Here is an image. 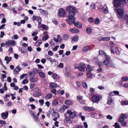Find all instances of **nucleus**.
Wrapping results in <instances>:
<instances>
[{"instance_id": "nucleus-9", "label": "nucleus", "mask_w": 128, "mask_h": 128, "mask_svg": "<svg viewBox=\"0 0 128 128\" xmlns=\"http://www.w3.org/2000/svg\"><path fill=\"white\" fill-rule=\"evenodd\" d=\"M65 14V11L63 8H61L58 10V15L60 17L63 16Z\"/></svg>"}, {"instance_id": "nucleus-55", "label": "nucleus", "mask_w": 128, "mask_h": 128, "mask_svg": "<svg viewBox=\"0 0 128 128\" xmlns=\"http://www.w3.org/2000/svg\"><path fill=\"white\" fill-rule=\"evenodd\" d=\"M86 30L87 32H90L92 31V30L91 28L88 27L86 29Z\"/></svg>"}, {"instance_id": "nucleus-11", "label": "nucleus", "mask_w": 128, "mask_h": 128, "mask_svg": "<svg viewBox=\"0 0 128 128\" xmlns=\"http://www.w3.org/2000/svg\"><path fill=\"white\" fill-rule=\"evenodd\" d=\"M8 115V112L7 111H6L2 112L1 114V117L3 119H5L7 118Z\"/></svg>"}, {"instance_id": "nucleus-54", "label": "nucleus", "mask_w": 128, "mask_h": 128, "mask_svg": "<svg viewBox=\"0 0 128 128\" xmlns=\"http://www.w3.org/2000/svg\"><path fill=\"white\" fill-rule=\"evenodd\" d=\"M74 68L75 69H78L79 68V64H78L76 63L74 65Z\"/></svg>"}, {"instance_id": "nucleus-27", "label": "nucleus", "mask_w": 128, "mask_h": 128, "mask_svg": "<svg viewBox=\"0 0 128 128\" xmlns=\"http://www.w3.org/2000/svg\"><path fill=\"white\" fill-rule=\"evenodd\" d=\"M40 12L43 14H47V11L46 10H44L42 9H40L39 10Z\"/></svg>"}, {"instance_id": "nucleus-15", "label": "nucleus", "mask_w": 128, "mask_h": 128, "mask_svg": "<svg viewBox=\"0 0 128 128\" xmlns=\"http://www.w3.org/2000/svg\"><path fill=\"white\" fill-rule=\"evenodd\" d=\"M45 58L47 59L48 60H49L52 62H56V60L52 59L50 58V56H46Z\"/></svg>"}, {"instance_id": "nucleus-34", "label": "nucleus", "mask_w": 128, "mask_h": 128, "mask_svg": "<svg viewBox=\"0 0 128 128\" xmlns=\"http://www.w3.org/2000/svg\"><path fill=\"white\" fill-rule=\"evenodd\" d=\"M70 119L68 117L66 116L64 120V122L67 124L70 121Z\"/></svg>"}, {"instance_id": "nucleus-42", "label": "nucleus", "mask_w": 128, "mask_h": 128, "mask_svg": "<svg viewBox=\"0 0 128 128\" xmlns=\"http://www.w3.org/2000/svg\"><path fill=\"white\" fill-rule=\"evenodd\" d=\"M100 20L98 18H96L95 20L94 24H97L100 23Z\"/></svg>"}, {"instance_id": "nucleus-25", "label": "nucleus", "mask_w": 128, "mask_h": 128, "mask_svg": "<svg viewBox=\"0 0 128 128\" xmlns=\"http://www.w3.org/2000/svg\"><path fill=\"white\" fill-rule=\"evenodd\" d=\"M110 59L106 58L103 62V63L105 65H108L109 62V59Z\"/></svg>"}, {"instance_id": "nucleus-47", "label": "nucleus", "mask_w": 128, "mask_h": 128, "mask_svg": "<svg viewBox=\"0 0 128 128\" xmlns=\"http://www.w3.org/2000/svg\"><path fill=\"white\" fill-rule=\"evenodd\" d=\"M34 119L35 120H36V122H38V116H36V115H34Z\"/></svg>"}, {"instance_id": "nucleus-43", "label": "nucleus", "mask_w": 128, "mask_h": 128, "mask_svg": "<svg viewBox=\"0 0 128 128\" xmlns=\"http://www.w3.org/2000/svg\"><path fill=\"white\" fill-rule=\"evenodd\" d=\"M122 104L123 105H128V102L127 101L125 100L121 102Z\"/></svg>"}, {"instance_id": "nucleus-36", "label": "nucleus", "mask_w": 128, "mask_h": 128, "mask_svg": "<svg viewBox=\"0 0 128 128\" xmlns=\"http://www.w3.org/2000/svg\"><path fill=\"white\" fill-rule=\"evenodd\" d=\"M41 27L44 30H48V27L45 24H42L41 25Z\"/></svg>"}, {"instance_id": "nucleus-26", "label": "nucleus", "mask_w": 128, "mask_h": 128, "mask_svg": "<svg viewBox=\"0 0 128 128\" xmlns=\"http://www.w3.org/2000/svg\"><path fill=\"white\" fill-rule=\"evenodd\" d=\"M36 73L34 71H32L30 72L29 74V76H36Z\"/></svg>"}, {"instance_id": "nucleus-23", "label": "nucleus", "mask_w": 128, "mask_h": 128, "mask_svg": "<svg viewBox=\"0 0 128 128\" xmlns=\"http://www.w3.org/2000/svg\"><path fill=\"white\" fill-rule=\"evenodd\" d=\"M86 69L88 72H90L92 70V68L91 66L88 65L86 67Z\"/></svg>"}, {"instance_id": "nucleus-17", "label": "nucleus", "mask_w": 128, "mask_h": 128, "mask_svg": "<svg viewBox=\"0 0 128 128\" xmlns=\"http://www.w3.org/2000/svg\"><path fill=\"white\" fill-rule=\"evenodd\" d=\"M77 98L79 100V102L80 103L84 104V101L82 100L83 98V96L79 95L77 96Z\"/></svg>"}, {"instance_id": "nucleus-58", "label": "nucleus", "mask_w": 128, "mask_h": 128, "mask_svg": "<svg viewBox=\"0 0 128 128\" xmlns=\"http://www.w3.org/2000/svg\"><path fill=\"white\" fill-rule=\"evenodd\" d=\"M90 7L91 8H93V9H95V4L94 3H92L91 4L90 6Z\"/></svg>"}, {"instance_id": "nucleus-13", "label": "nucleus", "mask_w": 128, "mask_h": 128, "mask_svg": "<svg viewBox=\"0 0 128 128\" xmlns=\"http://www.w3.org/2000/svg\"><path fill=\"white\" fill-rule=\"evenodd\" d=\"M84 109L86 111H94V110L92 107H90L88 106H85L84 107Z\"/></svg>"}, {"instance_id": "nucleus-14", "label": "nucleus", "mask_w": 128, "mask_h": 128, "mask_svg": "<svg viewBox=\"0 0 128 128\" xmlns=\"http://www.w3.org/2000/svg\"><path fill=\"white\" fill-rule=\"evenodd\" d=\"M110 38L109 37H102L101 38H99L98 39L99 40L107 41L110 40Z\"/></svg>"}, {"instance_id": "nucleus-52", "label": "nucleus", "mask_w": 128, "mask_h": 128, "mask_svg": "<svg viewBox=\"0 0 128 128\" xmlns=\"http://www.w3.org/2000/svg\"><path fill=\"white\" fill-rule=\"evenodd\" d=\"M6 122L4 120H0V124L2 125L3 124H6Z\"/></svg>"}, {"instance_id": "nucleus-33", "label": "nucleus", "mask_w": 128, "mask_h": 128, "mask_svg": "<svg viewBox=\"0 0 128 128\" xmlns=\"http://www.w3.org/2000/svg\"><path fill=\"white\" fill-rule=\"evenodd\" d=\"M122 81L123 82L126 81L128 80V77L127 76H124L121 79Z\"/></svg>"}, {"instance_id": "nucleus-56", "label": "nucleus", "mask_w": 128, "mask_h": 128, "mask_svg": "<svg viewBox=\"0 0 128 128\" xmlns=\"http://www.w3.org/2000/svg\"><path fill=\"white\" fill-rule=\"evenodd\" d=\"M59 47V46H56L54 48H53L52 49L54 51H56L57 50V49L58 47Z\"/></svg>"}, {"instance_id": "nucleus-8", "label": "nucleus", "mask_w": 128, "mask_h": 128, "mask_svg": "<svg viewBox=\"0 0 128 128\" xmlns=\"http://www.w3.org/2000/svg\"><path fill=\"white\" fill-rule=\"evenodd\" d=\"M67 114H68L70 118H73L76 116V114L74 112H72L70 110H68L67 112Z\"/></svg>"}, {"instance_id": "nucleus-29", "label": "nucleus", "mask_w": 128, "mask_h": 128, "mask_svg": "<svg viewBox=\"0 0 128 128\" xmlns=\"http://www.w3.org/2000/svg\"><path fill=\"white\" fill-rule=\"evenodd\" d=\"M30 80L32 82H36L38 81V80L36 78H30Z\"/></svg>"}, {"instance_id": "nucleus-51", "label": "nucleus", "mask_w": 128, "mask_h": 128, "mask_svg": "<svg viewBox=\"0 0 128 128\" xmlns=\"http://www.w3.org/2000/svg\"><path fill=\"white\" fill-rule=\"evenodd\" d=\"M106 118L107 119L110 120H112V117L110 115L107 116Z\"/></svg>"}, {"instance_id": "nucleus-24", "label": "nucleus", "mask_w": 128, "mask_h": 128, "mask_svg": "<svg viewBox=\"0 0 128 128\" xmlns=\"http://www.w3.org/2000/svg\"><path fill=\"white\" fill-rule=\"evenodd\" d=\"M70 32H79V30L77 28H73L70 29Z\"/></svg>"}, {"instance_id": "nucleus-32", "label": "nucleus", "mask_w": 128, "mask_h": 128, "mask_svg": "<svg viewBox=\"0 0 128 128\" xmlns=\"http://www.w3.org/2000/svg\"><path fill=\"white\" fill-rule=\"evenodd\" d=\"M11 57H8V56H6L5 57L4 60L6 61H10L12 60Z\"/></svg>"}, {"instance_id": "nucleus-31", "label": "nucleus", "mask_w": 128, "mask_h": 128, "mask_svg": "<svg viewBox=\"0 0 128 128\" xmlns=\"http://www.w3.org/2000/svg\"><path fill=\"white\" fill-rule=\"evenodd\" d=\"M49 36L47 34L45 35L43 37L42 40L43 41H45L48 39Z\"/></svg>"}, {"instance_id": "nucleus-30", "label": "nucleus", "mask_w": 128, "mask_h": 128, "mask_svg": "<svg viewBox=\"0 0 128 128\" xmlns=\"http://www.w3.org/2000/svg\"><path fill=\"white\" fill-rule=\"evenodd\" d=\"M58 104V102L57 100H54L52 101V105L53 106H55Z\"/></svg>"}, {"instance_id": "nucleus-20", "label": "nucleus", "mask_w": 128, "mask_h": 128, "mask_svg": "<svg viewBox=\"0 0 128 128\" xmlns=\"http://www.w3.org/2000/svg\"><path fill=\"white\" fill-rule=\"evenodd\" d=\"M66 108H67V106L65 105H64L61 107L59 111L60 112H63Z\"/></svg>"}, {"instance_id": "nucleus-50", "label": "nucleus", "mask_w": 128, "mask_h": 128, "mask_svg": "<svg viewBox=\"0 0 128 128\" xmlns=\"http://www.w3.org/2000/svg\"><path fill=\"white\" fill-rule=\"evenodd\" d=\"M18 71L15 68V69L13 70V73L14 74H18Z\"/></svg>"}, {"instance_id": "nucleus-35", "label": "nucleus", "mask_w": 128, "mask_h": 128, "mask_svg": "<svg viewBox=\"0 0 128 128\" xmlns=\"http://www.w3.org/2000/svg\"><path fill=\"white\" fill-rule=\"evenodd\" d=\"M86 75L87 77L89 78H91L92 76V73L90 72H88L86 74Z\"/></svg>"}, {"instance_id": "nucleus-16", "label": "nucleus", "mask_w": 128, "mask_h": 128, "mask_svg": "<svg viewBox=\"0 0 128 128\" xmlns=\"http://www.w3.org/2000/svg\"><path fill=\"white\" fill-rule=\"evenodd\" d=\"M32 18L33 21L36 20L38 21L39 20L40 21V20L41 19V18L39 16H33Z\"/></svg>"}, {"instance_id": "nucleus-53", "label": "nucleus", "mask_w": 128, "mask_h": 128, "mask_svg": "<svg viewBox=\"0 0 128 128\" xmlns=\"http://www.w3.org/2000/svg\"><path fill=\"white\" fill-rule=\"evenodd\" d=\"M57 75L56 74H53L52 76V77L54 79L57 78Z\"/></svg>"}, {"instance_id": "nucleus-49", "label": "nucleus", "mask_w": 128, "mask_h": 128, "mask_svg": "<svg viewBox=\"0 0 128 128\" xmlns=\"http://www.w3.org/2000/svg\"><path fill=\"white\" fill-rule=\"evenodd\" d=\"M28 82V80L26 79L24 80L22 82V83L24 84H25L26 83H27Z\"/></svg>"}, {"instance_id": "nucleus-4", "label": "nucleus", "mask_w": 128, "mask_h": 128, "mask_svg": "<svg viewBox=\"0 0 128 128\" xmlns=\"http://www.w3.org/2000/svg\"><path fill=\"white\" fill-rule=\"evenodd\" d=\"M114 10L115 11L117 12L116 14L118 17L120 18H122L124 13L123 9L122 8H119L118 9H115Z\"/></svg>"}, {"instance_id": "nucleus-62", "label": "nucleus", "mask_w": 128, "mask_h": 128, "mask_svg": "<svg viewBox=\"0 0 128 128\" xmlns=\"http://www.w3.org/2000/svg\"><path fill=\"white\" fill-rule=\"evenodd\" d=\"M52 22L54 23L55 24H57V21L55 19H53L52 20Z\"/></svg>"}, {"instance_id": "nucleus-61", "label": "nucleus", "mask_w": 128, "mask_h": 128, "mask_svg": "<svg viewBox=\"0 0 128 128\" xmlns=\"http://www.w3.org/2000/svg\"><path fill=\"white\" fill-rule=\"evenodd\" d=\"M29 100L30 102H32L35 101L34 100L32 97H30L29 98Z\"/></svg>"}, {"instance_id": "nucleus-38", "label": "nucleus", "mask_w": 128, "mask_h": 128, "mask_svg": "<svg viewBox=\"0 0 128 128\" xmlns=\"http://www.w3.org/2000/svg\"><path fill=\"white\" fill-rule=\"evenodd\" d=\"M88 21L90 22L91 23H92L94 22V19L92 17H90L88 18Z\"/></svg>"}, {"instance_id": "nucleus-1", "label": "nucleus", "mask_w": 128, "mask_h": 128, "mask_svg": "<svg viewBox=\"0 0 128 128\" xmlns=\"http://www.w3.org/2000/svg\"><path fill=\"white\" fill-rule=\"evenodd\" d=\"M66 10L68 11V15L66 20L67 22L70 25L74 24V25L79 28H82V25L80 22L76 23L74 20L76 18L74 16L76 13V9L75 7L70 5L68 6L66 8Z\"/></svg>"}, {"instance_id": "nucleus-63", "label": "nucleus", "mask_w": 128, "mask_h": 128, "mask_svg": "<svg viewBox=\"0 0 128 128\" xmlns=\"http://www.w3.org/2000/svg\"><path fill=\"white\" fill-rule=\"evenodd\" d=\"M16 68V69L18 71V72L20 71L21 70L20 68V66L19 65H18Z\"/></svg>"}, {"instance_id": "nucleus-46", "label": "nucleus", "mask_w": 128, "mask_h": 128, "mask_svg": "<svg viewBox=\"0 0 128 128\" xmlns=\"http://www.w3.org/2000/svg\"><path fill=\"white\" fill-rule=\"evenodd\" d=\"M39 102L40 104V105L41 106H42L44 103V100L43 99L40 100Z\"/></svg>"}, {"instance_id": "nucleus-60", "label": "nucleus", "mask_w": 128, "mask_h": 128, "mask_svg": "<svg viewBox=\"0 0 128 128\" xmlns=\"http://www.w3.org/2000/svg\"><path fill=\"white\" fill-rule=\"evenodd\" d=\"M56 89H54V90H50V92L54 94H56Z\"/></svg>"}, {"instance_id": "nucleus-45", "label": "nucleus", "mask_w": 128, "mask_h": 128, "mask_svg": "<svg viewBox=\"0 0 128 128\" xmlns=\"http://www.w3.org/2000/svg\"><path fill=\"white\" fill-rule=\"evenodd\" d=\"M120 122L121 123V124L122 126H125L126 125V121H124Z\"/></svg>"}, {"instance_id": "nucleus-39", "label": "nucleus", "mask_w": 128, "mask_h": 128, "mask_svg": "<svg viewBox=\"0 0 128 128\" xmlns=\"http://www.w3.org/2000/svg\"><path fill=\"white\" fill-rule=\"evenodd\" d=\"M89 46H86L84 47L82 49V51L83 52H85L87 51L89 48Z\"/></svg>"}, {"instance_id": "nucleus-28", "label": "nucleus", "mask_w": 128, "mask_h": 128, "mask_svg": "<svg viewBox=\"0 0 128 128\" xmlns=\"http://www.w3.org/2000/svg\"><path fill=\"white\" fill-rule=\"evenodd\" d=\"M42 43V40H39L36 42L35 44V45L36 46H38L41 44Z\"/></svg>"}, {"instance_id": "nucleus-37", "label": "nucleus", "mask_w": 128, "mask_h": 128, "mask_svg": "<svg viewBox=\"0 0 128 128\" xmlns=\"http://www.w3.org/2000/svg\"><path fill=\"white\" fill-rule=\"evenodd\" d=\"M113 126L115 128H121V126L116 122L115 123Z\"/></svg>"}, {"instance_id": "nucleus-3", "label": "nucleus", "mask_w": 128, "mask_h": 128, "mask_svg": "<svg viewBox=\"0 0 128 128\" xmlns=\"http://www.w3.org/2000/svg\"><path fill=\"white\" fill-rule=\"evenodd\" d=\"M104 11L103 12L104 14H107L108 13L109 10L107 6L105 5L104 6L101 5L98 7V10L100 11H102L103 10Z\"/></svg>"}, {"instance_id": "nucleus-59", "label": "nucleus", "mask_w": 128, "mask_h": 128, "mask_svg": "<svg viewBox=\"0 0 128 128\" xmlns=\"http://www.w3.org/2000/svg\"><path fill=\"white\" fill-rule=\"evenodd\" d=\"M20 51L22 53H24L26 51V49L24 48H22L21 49Z\"/></svg>"}, {"instance_id": "nucleus-41", "label": "nucleus", "mask_w": 128, "mask_h": 128, "mask_svg": "<svg viewBox=\"0 0 128 128\" xmlns=\"http://www.w3.org/2000/svg\"><path fill=\"white\" fill-rule=\"evenodd\" d=\"M120 117L119 118V119H118V122H121L122 121H124V119L122 118V116L120 115Z\"/></svg>"}, {"instance_id": "nucleus-10", "label": "nucleus", "mask_w": 128, "mask_h": 128, "mask_svg": "<svg viewBox=\"0 0 128 128\" xmlns=\"http://www.w3.org/2000/svg\"><path fill=\"white\" fill-rule=\"evenodd\" d=\"M85 67L86 66L84 64L82 63H80L78 69L80 71L84 72L85 70Z\"/></svg>"}, {"instance_id": "nucleus-5", "label": "nucleus", "mask_w": 128, "mask_h": 128, "mask_svg": "<svg viewBox=\"0 0 128 128\" xmlns=\"http://www.w3.org/2000/svg\"><path fill=\"white\" fill-rule=\"evenodd\" d=\"M101 98L100 96L96 95H94L92 96V100L93 102H99Z\"/></svg>"}, {"instance_id": "nucleus-40", "label": "nucleus", "mask_w": 128, "mask_h": 128, "mask_svg": "<svg viewBox=\"0 0 128 128\" xmlns=\"http://www.w3.org/2000/svg\"><path fill=\"white\" fill-rule=\"evenodd\" d=\"M112 98L109 97L108 98V100L107 102V103L110 105L111 103L112 102Z\"/></svg>"}, {"instance_id": "nucleus-12", "label": "nucleus", "mask_w": 128, "mask_h": 128, "mask_svg": "<svg viewBox=\"0 0 128 128\" xmlns=\"http://www.w3.org/2000/svg\"><path fill=\"white\" fill-rule=\"evenodd\" d=\"M15 43V42L14 40H10L6 41V46L13 45Z\"/></svg>"}, {"instance_id": "nucleus-19", "label": "nucleus", "mask_w": 128, "mask_h": 128, "mask_svg": "<svg viewBox=\"0 0 128 128\" xmlns=\"http://www.w3.org/2000/svg\"><path fill=\"white\" fill-rule=\"evenodd\" d=\"M78 39V36L77 35H76L72 39L71 42H77Z\"/></svg>"}, {"instance_id": "nucleus-18", "label": "nucleus", "mask_w": 128, "mask_h": 128, "mask_svg": "<svg viewBox=\"0 0 128 128\" xmlns=\"http://www.w3.org/2000/svg\"><path fill=\"white\" fill-rule=\"evenodd\" d=\"M50 88L51 89H54L57 86V84L54 82L50 83Z\"/></svg>"}, {"instance_id": "nucleus-22", "label": "nucleus", "mask_w": 128, "mask_h": 128, "mask_svg": "<svg viewBox=\"0 0 128 128\" xmlns=\"http://www.w3.org/2000/svg\"><path fill=\"white\" fill-rule=\"evenodd\" d=\"M65 104L68 105H70L72 104V102L70 100H67L65 102Z\"/></svg>"}, {"instance_id": "nucleus-7", "label": "nucleus", "mask_w": 128, "mask_h": 128, "mask_svg": "<svg viewBox=\"0 0 128 128\" xmlns=\"http://www.w3.org/2000/svg\"><path fill=\"white\" fill-rule=\"evenodd\" d=\"M99 54L103 57H105L106 58L110 59V57L107 55L106 53L102 50H100L99 51Z\"/></svg>"}, {"instance_id": "nucleus-48", "label": "nucleus", "mask_w": 128, "mask_h": 128, "mask_svg": "<svg viewBox=\"0 0 128 128\" xmlns=\"http://www.w3.org/2000/svg\"><path fill=\"white\" fill-rule=\"evenodd\" d=\"M83 86L85 88H87V84L85 82H83Z\"/></svg>"}, {"instance_id": "nucleus-6", "label": "nucleus", "mask_w": 128, "mask_h": 128, "mask_svg": "<svg viewBox=\"0 0 128 128\" xmlns=\"http://www.w3.org/2000/svg\"><path fill=\"white\" fill-rule=\"evenodd\" d=\"M35 70L38 74L39 76L42 78H45V74L42 72V70L38 69Z\"/></svg>"}, {"instance_id": "nucleus-64", "label": "nucleus", "mask_w": 128, "mask_h": 128, "mask_svg": "<svg viewBox=\"0 0 128 128\" xmlns=\"http://www.w3.org/2000/svg\"><path fill=\"white\" fill-rule=\"evenodd\" d=\"M123 86L125 88H128V84L126 83H124L123 85Z\"/></svg>"}, {"instance_id": "nucleus-21", "label": "nucleus", "mask_w": 128, "mask_h": 128, "mask_svg": "<svg viewBox=\"0 0 128 128\" xmlns=\"http://www.w3.org/2000/svg\"><path fill=\"white\" fill-rule=\"evenodd\" d=\"M52 95L51 93H48L47 94L45 97V98L46 99H49L52 97Z\"/></svg>"}, {"instance_id": "nucleus-57", "label": "nucleus", "mask_w": 128, "mask_h": 128, "mask_svg": "<svg viewBox=\"0 0 128 128\" xmlns=\"http://www.w3.org/2000/svg\"><path fill=\"white\" fill-rule=\"evenodd\" d=\"M58 66L60 67V68H63V64L62 63L60 62L58 65Z\"/></svg>"}, {"instance_id": "nucleus-44", "label": "nucleus", "mask_w": 128, "mask_h": 128, "mask_svg": "<svg viewBox=\"0 0 128 128\" xmlns=\"http://www.w3.org/2000/svg\"><path fill=\"white\" fill-rule=\"evenodd\" d=\"M63 39L65 40H67L68 37V35L64 34L63 36Z\"/></svg>"}, {"instance_id": "nucleus-2", "label": "nucleus", "mask_w": 128, "mask_h": 128, "mask_svg": "<svg viewBox=\"0 0 128 128\" xmlns=\"http://www.w3.org/2000/svg\"><path fill=\"white\" fill-rule=\"evenodd\" d=\"M125 0H113V4L114 7L123 8L124 7L123 2H125Z\"/></svg>"}]
</instances>
